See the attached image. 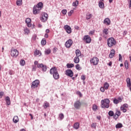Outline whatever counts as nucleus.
Segmentation results:
<instances>
[{
	"label": "nucleus",
	"instance_id": "obj_50",
	"mask_svg": "<svg viewBox=\"0 0 131 131\" xmlns=\"http://www.w3.org/2000/svg\"><path fill=\"white\" fill-rule=\"evenodd\" d=\"M62 13L63 15H66L67 14V10L66 9H63L62 10Z\"/></svg>",
	"mask_w": 131,
	"mask_h": 131
},
{
	"label": "nucleus",
	"instance_id": "obj_60",
	"mask_svg": "<svg viewBox=\"0 0 131 131\" xmlns=\"http://www.w3.org/2000/svg\"><path fill=\"white\" fill-rule=\"evenodd\" d=\"M127 34V31H124L123 33V35H126Z\"/></svg>",
	"mask_w": 131,
	"mask_h": 131
},
{
	"label": "nucleus",
	"instance_id": "obj_62",
	"mask_svg": "<svg viewBox=\"0 0 131 131\" xmlns=\"http://www.w3.org/2000/svg\"><path fill=\"white\" fill-rule=\"evenodd\" d=\"M46 33H50V29H46Z\"/></svg>",
	"mask_w": 131,
	"mask_h": 131
},
{
	"label": "nucleus",
	"instance_id": "obj_5",
	"mask_svg": "<svg viewBox=\"0 0 131 131\" xmlns=\"http://www.w3.org/2000/svg\"><path fill=\"white\" fill-rule=\"evenodd\" d=\"M90 62L94 66H96L99 64V58L97 57H94L93 58L91 59Z\"/></svg>",
	"mask_w": 131,
	"mask_h": 131
},
{
	"label": "nucleus",
	"instance_id": "obj_48",
	"mask_svg": "<svg viewBox=\"0 0 131 131\" xmlns=\"http://www.w3.org/2000/svg\"><path fill=\"white\" fill-rule=\"evenodd\" d=\"M73 12H74V11L73 10H71L68 13V16H69V17H70L72 15V14H73Z\"/></svg>",
	"mask_w": 131,
	"mask_h": 131
},
{
	"label": "nucleus",
	"instance_id": "obj_26",
	"mask_svg": "<svg viewBox=\"0 0 131 131\" xmlns=\"http://www.w3.org/2000/svg\"><path fill=\"white\" fill-rule=\"evenodd\" d=\"M103 88L105 90H108V89H109V83L107 82H105L103 85Z\"/></svg>",
	"mask_w": 131,
	"mask_h": 131
},
{
	"label": "nucleus",
	"instance_id": "obj_38",
	"mask_svg": "<svg viewBox=\"0 0 131 131\" xmlns=\"http://www.w3.org/2000/svg\"><path fill=\"white\" fill-rule=\"evenodd\" d=\"M91 127L92 128H95V129H96V127H97V123H93L91 124Z\"/></svg>",
	"mask_w": 131,
	"mask_h": 131
},
{
	"label": "nucleus",
	"instance_id": "obj_45",
	"mask_svg": "<svg viewBox=\"0 0 131 131\" xmlns=\"http://www.w3.org/2000/svg\"><path fill=\"white\" fill-rule=\"evenodd\" d=\"M118 117H119V116H117L116 114H114L113 118L115 120H117L118 119Z\"/></svg>",
	"mask_w": 131,
	"mask_h": 131
},
{
	"label": "nucleus",
	"instance_id": "obj_51",
	"mask_svg": "<svg viewBox=\"0 0 131 131\" xmlns=\"http://www.w3.org/2000/svg\"><path fill=\"white\" fill-rule=\"evenodd\" d=\"M119 61L122 62V56L120 54H119Z\"/></svg>",
	"mask_w": 131,
	"mask_h": 131
},
{
	"label": "nucleus",
	"instance_id": "obj_11",
	"mask_svg": "<svg viewBox=\"0 0 131 131\" xmlns=\"http://www.w3.org/2000/svg\"><path fill=\"white\" fill-rule=\"evenodd\" d=\"M123 98H122V97H119L117 98H115L113 100V103L114 104H115L116 105H117V104L119 103H121L122 102V100Z\"/></svg>",
	"mask_w": 131,
	"mask_h": 131
},
{
	"label": "nucleus",
	"instance_id": "obj_61",
	"mask_svg": "<svg viewBox=\"0 0 131 131\" xmlns=\"http://www.w3.org/2000/svg\"><path fill=\"white\" fill-rule=\"evenodd\" d=\"M38 28H41V27H42V25H41V24H38Z\"/></svg>",
	"mask_w": 131,
	"mask_h": 131
},
{
	"label": "nucleus",
	"instance_id": "obj_10",
	"mask_svg": "<svg viewBox=\"0 0 131 131\" xmlns=\"http://www.w3.org/2000/svg\"><path fill=\"white\" fill-rule=\"evenodd\" d=\"M64 30L66 31L67 33L70 34L72 32V30L71 29V27L68 25H64L63 27Z\"/></svg>",
	"mask_w": 131,
	"mask_h": 131
},
{
	"label": "nucleus",
	"instance_id": "obj_23",
	"mask_svg": "<svg viewBox=\"0 0 131 131\" xmlns=\"http://www.w3.org/2000/svg\"><path fill=\"white\" fill-rule=\"evenodd\" d=\"M34 54L36 55V56H39L40 57V56H41V52H40V51L36 50L35 51Z\"/></svg>",
	"mask_w": 131,
	"mask_h": 131
},
{
	"label": "nucleus",
	"instance_id": "obj_1",
	"mask_svg": "<svg viewBox=\"0 0 131 131\" xmlns=\"http://www.w3.org/2000/svg\"><path fill=\"white\" fill-rule=\"evenodd\" d=\"M43 8V3L42 2L38 3L36 6L33 8V13L34 15H37L40 13V10Z\"/></svg>",
	"mask_w": 131,
	"mask_h": 131
},
{
	"label": "nucleus",
	"instance_id": "obj_6",
	"mask_svg": "<svg viewBox=\"0 0 131 131\" xmlns=\"http://www.w3.org/2000/svg\"><path fill=\"white\" fill-rule=\"evenodd\" d=\"M39 84V81L38 80H35L32 82L31 88L32 90L34 89H36V88L38 87V85Z\"/></svg>",
	"mask_w": 131,
	"mask_h": 131
},
{
	"label": "nucleus",
	"instance_id": "obj_64",
	"mask_svg": "<svg viewBox=\"0 0 131 131\" xmlns=\"http://www.w3.org/2000/svg\"><path fill=\"white\" fill-rule=\"evenodd\" d=\"M129 8H130L131 9V0H130V2H129Z\"/></svg>",
	"mask_w": 131,
	"mask_h": 131
},
{
	"label": "nucleus",
	"instance_id": "obj_16",
	"mask_svg": "<svg viewBox=\"0 0 131 131\" xmlns=\"http://www.w3.org/2000/svg\"><path fill=\"white\" fill-rule=\"evenodd\" d=\"M103 24H105V25H107V26H109V25L111 24V20H110L109 18H106L103 20Z\"/></svg>",
	"mask_w": 131,
	"mask_h": 131
},
{
	"label": "nucleus",
	"instance_id": "obj_24",
	"mask_svg": "<svg viewBox=\"0 0 131 131\" xmlns=\"http://www.w3.org/2000/svg\"><path fill=\"white\" fill-rule=\"evenodd\" d=\"M92 17H93V14L87 13L86 14V20H90Z\"/></svg>",
	"mask_w": 131,
	"mask_h": 131
},
{
	"label": "nucleus",
	"instance_id": "obj_58",
	"mask_svg": "<svg viewBox=\"0 0 131 131\" xmlns=\"http://www.w3.org/2000/svg\"><path fill=\"white\" fill-rule=\"evenodd\" d=\"M44 37L46 38H48V37H49V34H48V33H45V35H44Z\"/></svg>",
	"mask_w": 131,
	"mask_h": 131
},
{
	"label": "nucleus",
	"instance_id": "obj_17",
	"mask_svg": "<svg viewBox=\"0 0 131 131\" xmlns=\"http://www.w3.org/2000/svg\"><path fill=\"white\" fill-rule=\"evenodd\" d=\"M5 102L8 105H11V100H10V97L7 96L5 98Z\"/></svg>",
	"mask_w": 131,
	"mask_h": 131
},
{
	"label": "nucleus",
	"instance_id": "obj_63",
	"mask_svg": "<svg viewBox=\"0 0 131 131\" xmlns=\"http://www.w3.org/2000/svg\"><path fill=\"white\" fill-rule=\"evenodd\" d=\"M29 116H31V119H33V116H32V114H29Z\"/></svg>",
	"mask_w": 131,
	"mask_h": 131
},
{
	"label": "nucleus",
	"instance_id": "obj_40",
	"mask_svg": "<svg viewBox=\"0 0 131 131\" xmlns=\"http://www.w3.org/2000/svg\"><path fill=\"white\" fill-rule=\"evenodd\" d=\"M59 117L60 119V120H62L63 119H64V114L61 113L59 115Z\"/></svg>",
	"mask_w": 131,
	"mask_h": 131
},
{
	"label": "nucleus",
	"instance_id": "obj_52",
	"mask_svg": "<svg viewBox=\"0 0 131 131\" xmlns=\"http://www.w3.org/2000/svg\"><path fill=\"white\" fill-rule=\"evenodd\" d=\"M9 74L10 75H14V71H13V70H9Z\"/></svg>",
	"mask_w": 131,
	"mask_h": 131
},
{
	"label": "nucleus",
	"instance_id": "obj_47",
	"mask_svg": "<svg viewBox=\"0 0 131 131\" xmlns=\"http://www.w3.org/2000/svg\"><path fill=\"white\" fill-rule=\"evenodd\" d=\"M5 95V92L1 91L0 92V99H2L3 97H4V95Z\"/></svg>",
	"mask_w": 131,
	"mask_h": 131
},
{
	"label": "nucleus",
	"instance_id": "obj_54",
	"mask_svg": "<svg viewBox=\"0 0 131 131\" xmlns=\"http://www.w3.org/2000/svg\"><path fill=\"white\" fill-rule=\"evenodd\" d=\"M36 66H33L32 71H36Z\"/></svg>",
	"mask_w": 131,
	"mask_h": 131
},
{
	"label": "nucleus",
	"instance_id": "obj_22",
	"mask_svg": "<svg viewBox=\"0 0 131 131\" xmlns=\"http://www.w3.org/2000/svg\"><path fill=\"white\" fill-rule=\"evenodd\" d=\"M74 62L76 64L79 63V57H78L77 56H75L74 59Z\"/></svg>",
	"mask_w": 131,
	"mask_h": 131
},
{
	"label": "nucleus",
	"instance_id": "obj_49",
	"mask_svg": "<svg viewBox=\"0 0 131 131\" xmlns=\"http://www.w3.org/2000/svg\"><path fill=\"white\" fill-rule=\"evenodd\" d=\"M94 34H95V30L90 31L89 33V34H90V35H94Z\"/></svg>",
	"mask_w": 131,
	"mask_h": 131
},
{
	"label": "nucleus",
	"instance_id": "obj_2",
	"mask_svg": "<svg viewBox=\"0 0 131 131\" xmlns=\"http://www.w3.org/2000/svg\"><path fill=\"white\" fill-rule=\"evenodd\" d=\"M50 73L51 75H53V78L57 80L60 78V75H59V73H58V70H57V68L55 67H52L50 70Z\"/></svg>",
	"mask_w": 131,
	"mask_h": 131
},
{
	"label": "nucleus",
	"instance_id": "obj_41",
	"mask_svg": "<svg viewBox=\"0 0 131 131\" xmlns=\"http://www.w3.org/2000/svg\"><path fill=\"white\" fill-rule=\"evenodd\" d=\"M103 33H104V34H105L106 35H107V34H108V29L105 28L103 30Z\"/></svg>",
	"mask_w": 131,
	"mask_h": 131
},
{
	"label": "nucleus",
	"instance_id": "obj_14",
	"mask_svg": "<svg viewBox=\"0 0 131 131\" xmlns=\"http://www.w3.org/2000/svg\"><path fill=\"white\" fill-rule=\"evenodd\" d=\"M73 71L70 69H68L66 71V75H67V76L72 77V76H73Z\"/></svg>",
	"mask_w": 131,
	"mask_h": 131
},
{
	"label": "nucleus",
	"instance_id": "obj_3",
	"mask_svg": "<svg viewBox=\"0 0 131 131\" xmlns=\"http://www.w3.org/2000/svg\"><path fill=\"white\" fill-rule=\"evenodd\" d=\"M109 104H110V100L108 98H106L104 99H102L101 100V108H103V109H105V108H106L108 109L109 108Z\"/></svg>",
	"mask_w": 131,
	"mask_h": 131
},
{
	"label": "nucleus",
	"instance_id": "obj_25",
	"mask_svg": "<svg viewBox=\"0 0 131 131\" xmlns=\"http://www.w3.org/2000/svg\"><path fill=\"white\" fill-rule=\"evenodd\" d=\"M50 107V103L48 102H45L44 105H43V107L45 109H47V108H49Z\"/></svg>",
	"mask_w": 131,
	"mask_h": 131
},
{
	"label": "nucleus",
	"instance_id": "obj_34",
	"mask_svg": "<svg viewBox=\"0 0 131 131\" xmlns=\"http://www.w3.org/2000/svg\"><path fill=\"white\" fill-rule=\"evenodd\" d=\"M124 66L126 69H128V61L127 60L125 61Z\"/></svg>",
	"mask_w": 131,
	"mask_h": 131
},
{
	"label": "nucleus",
	"instance_id": "obj_59",
	"mask_svg": "<svg viewBox=\"0 0 131 131\" xmlns=\"http://www.w3.org/2000/svg\"><path fill=\"white\" fill-rule=\"evenodd\" d=\"M96 118H97V119H98V120H101V116H97V117H96Z\"/></svg>",
	"mask_w": 131,
	"mask_h": 131
},
{
	"label": "nucleus",
	"instance_id": "obj_39",
	"mask_svg": "<svg viewBox=\"0 0 131 131\" xmlns=\"http://www.w3.org/2000/svg\"><path fill=\"white\" fill-rule=\"evenodd\" d=\"M24 31L26 34H28L29 33V30L27 28H25Z\"/></svg>",
	"mask_w": 131,
	"mask_h": 131
},
{
	"label": "nucleus",
	"instance_id": "obj_36",
	"mask_svg": "<svg viewBox=\"0 0 131 131\" xmlns=\"http://www.w3.org/2000/svg\"><path fill=\"white\" fill-rule=\"evenodd\" d=\"M109 116L112 117L114 116V112L113 111H110L108 113Z\"/></svg>",
	"mask_w": 131,
	"mask_h": 131
},
{
	"label": "nucleus",
	"instance_id": "obj_28",
	"mask_svg": "<svg viewBox=\"0 0 131 131\" xmlns=\"http://www.w3.org/2000/svg\"><path fill=\"white\" fill-rule=\"evenodd\" d=\"M41 45H42V46H46V45H47V40H46L45 38H43L41 40Z\"/></svg>",
	"mask_w": 131,
	"mask_h": 131
},
{
	"label": "nucleus",
	"instance_id": "obj_7",
	"mask_svg": "<svg viewBox=\"0 0 131 131\" xmlns=\"http://www.w3.org/2000/svg\"><path fill=\"white\" fill-rule=\"evenodd\" d=\"M37 68H39V69L41 68L43 72H46V71H47L48 69L47 66L43 64V63L38 64L37 66Z\"/></svg>",
	"mask_w": 131,
	"mask_h": 131
},
{
	"label": "nucleus",
	"instance_id": "obj_12",
	"mask_svg": "<svg viewBox=\"0 0 131 131\" xmlns=\"http://www.w3.org/2000/svg\"><path fill=\"white\" fill-rule=\"evenodd\" d=\"M83 41H85L86 43H91L92 41V38L89 35H85L83 39Z\"/></svg>",
	"mask_w": 131,
	"mask_h": 131
},
{
	"label": "nucleus",
	"instance_id": "obj_27",
	"mask_svg": "<svg viewBox=\"0 0 131 131\" xmlns=\"http://www.w3.org/2000/svg\"><path fill=\"white\" fill-rule=\"evenodd\" d=\"M123 126V125H122V124H121V123H118L116 125V128H121V127H122Z\"/></svg>",
	"mask_w": 131,
	"mask_h": 131
},
{
	"label": "nucleus",
	"instance_id": "obj_56",
	"mask_svg": "<svg viewBox=\"0 0 131 131\" xmlns=\"http://www.w3.org/2000/svg\"><path fill=\"white\" fill-rule=\"evenodd\" d=\"M100 91L102 93H104L105 92V88L104 87L100 88Z\"/></svg>",
	"mask_w": 131,
	"mask_h": 131
},
{
	"label": "nucleus",
	"instance_id": "obj_4",
	"mask_svg": "<svg viewBox=\"0 0 131 131\" xmlns=\"http://www.w3.org/2000/svg\"><path fill=\"white\" fill-rule=\"evenodd\" d=\"M107 43L109 48H112L116 45V40L113 37L108 38L107 40Z\"/></svg>",
	"mask_w": 131,
	"mask_h": 131
},
{
	"label": "nucleus",
	"instance_id": "obj_15",
	"mask_svg": "<svg viewBox=\"0 0 131 131\" xmlns=\"http://www.w3.org/2000/svg\"><path fill=\"white\" fill-rule=\"evenodd\" d=\"M73 43V41H72L71 39H70L66 42L65 46L66 48H70V47L72 46Z\"/></svg>",
	"mask_w": 131,
	"mask_h": 131
},
{
	"label": "nucleus",
	"instance_id": "obj_43",
	"mask_svg": "<svg viewBox=\"0 0 131 131\" xmlns=\"http://www.w3.org/2000/svg\"><path fill=\"white\" fill-rule=\"evenodd\" d=\"M120 109H121V111H123V113H125V112H126V108H125V107L121 106Z\"/></svg>",
	"mask_w": 131,
	"mask_h": 131
},
{
	"label": "nucleus",
	"instance_id": "obj_9",
	"mask_svg": "<svg viewBox=\"0 0 131 131\" xmlns=\"http://www.w3.org/2000/svg\"><path fill=\"white\" fill-rule=\"evenodd\" d=\"M18 55H19V52H18V50L17 49L14 50H11V57H13L16 58V57L18 56Z\"/></svg>",
	"mask_w": 131,
	"mask_h": 131
},
{
	"label": "nucleus",
	"instance_id": "obj_30",
	"mask_svg": "<svg viewBox=\"0 0 131 131\" xmlns=\"http://www.w3.org/2000/svg\"><path fill=\"white\" fill-rule=\"evenodd\" d=\"M73 7H77L78 6V1L76 0L73 3Z\"/></svg>",
	"mask_w": 131,
	"mask_h": 131
},
{
	"label": "nucleus",
	"instance_id": "obj_8",
	"mask_svg": "<svg viewBox=\"0 0 131 131\" xmlns=\"http://www.w3.org/2000/svg\"><path fill=\"white\" fill-rule=\"evenodd\" d=\"M74 106L75 109H80V107H81V102H80V101L77 100L76 101H75L74 103Z\"/></svg>",
	"mask_w": 131,
	"mask_h": 131
},
{
	"label": "nucleus",
	"instance_id": "obj_33",
	"mask_svg": "<svg viewBox=\"0 0 131 131\" xmlns=\"http://www.w3.org/2000/svg\"><path fill=\"white\" fill-rule=\"evenodd\" d=\"M51 53V49H47L45 51V55H50V53Z\"/></svg>",
	"mask_w": 131,
	"mask_h": 131
},
{
	"label": "nucleus",
	"instance_id": "obj_21",
	"mask_svg": "<svg viewBox=\"0 0 131 131\" xmlns=\"http://www.w3.org/2000/svg\"><path fill=\"white\" fill-rule=\"evenodd\" d=\"M73 127H74V128H75V129H78V128H79V123L76 122L74 124Z\"/></svg>",
	"mask_w": 131,
	"mask_h": 131
},
{
	"label": "nucleus",
	"instance_id": "obj_57",
	"mask_svg": "<svg viewBox=\"0 0 131 131\" xmlns=\"http://www.w3.org/2000/svg\"><path fill=\"white\" fill-rule=\"evenodd\" d=\"M28 27H31V23H26Z\"/></svg>",
	"mask_w": 131,
	"mask_h": 131
},
{
	"label": "nucleus",
	"instance_id": "obj_13",
	"mask_svg": "<svg viewBox=\"0 0 131 131\" xmlns=\"http://www.w3.org/2000/svg\"><path fill=\"white\" fill-rule=\"evenodd\" d=\"M49 15L47 13H43L42 15V17L41 18L40 20L42 22H46L48 20V18Z\"/></svg>",
	"mask_w": 131,
	"mask_h": 131
},
{
	"label": "nucleus",
	"instance_id": "obj_42",
	"mask_svg": "<svg viewBox=\"0 0 131 131\" xmlns=\"http://www.w3.org/2000/svg\"><path fill=\"white\" fill-rule=\"evenodd\" d=\"M20 64L21 66H24V65H25V60H21L20 61Z\"/></svg>",
	"mask_w": 131,
	"mask_h": 131
},
{
	"label": "nucleus",
	"instance_id": "obj_32",
	"mask_svg": "<svg viewBox=\"0 0 131 131\" xmlns=\"http://www.w3.org/2000/svg\"><path fill=\"white\" fill-rule=\"evenodd\" d=\"M115 114L118 116H120V115H121V112H120V111H118V110H116V113Z\"/></svg>",
	"mask_w": 131,
	"mask_h": 131
},
{
	"label": "nucleus",
	"instance_id": "obj_31",
	"mask_svg": "<svg viewBox=\"0 0 131 131\" xmlns=\"http://www.w3.org/2000/svg\"><path fill=\"white\" fill-rule=\"evenodd\" d=\"M67 68H72L74 67V64L73 63H68L67 64Z\"/></svg>",
	"mask_w": 131,
	"mask_h": 131
},
{
	"label": "nucleus",
	"instance_id": "obj_18",
	"mask_svg": "<svg viewBox=\"0 0 131 131\" xmlns=\"http://www.w3.org/2000/svg\"><path fill=\"white\" fill-rule=\"evenodd\" d=\"M114 55H115V50L114 49H112L111 51V53L109 55V57L111 58H113L114 57Z\"/></svg>",
	"mask_w": 131,
	"mask_h": 131
},
{
	"label": "nucleus",
	"instance_id": "obj_53",
	"mask_svg": "<svg viewBox=\"0 0 131 131\" xmlns=\"http://www.w3.org/2000/svg\"><path fill=\"white\" fill-rule=\"evenodd\" d=\"M122 107H124V108H128V104H126V103H124V104H123L122 106H121Z\"/></svg>",
	"mask_w": 131,
	"mask_h": 131
},
{
	"label": "nucleus",
	"instance_id": "obj_19",
	"mask_svg": "<svg viewBox=\"0 0 131 131\" xmlns=\"http://www.w3.org/2000/svg\"><path fill=\"white\" fill-rule=\"evenodd\" d=\"M75 54H76V57H79L81 56V52H80V50H79V49H77L75 51Z\"/></svg>",
	"mask_w": 131,
	"mask_h": 131
},
{
	"label": "nucleus",
	"instance_id": "obj_44",
	"mask_svg": "<svg viewBox=\"0 0 131 131\" xmlns=\"http://www.w3.org/2000/svg\"><path fill=\"white\" fill-rule=\"evenodd\" d=\"M76 94L78 95L80 97V98H81L82 97V94H81V92L80 91H77Z\"/></svg>",
	"mask_w": 131,
	"mask_h": 131
},
{
	"label": "nucleus",
	"instance_id": "obj_55",
	"mask_svg": "<svg viewBox=\"0 0 131 131\" xmlns=\"http://www.w3.org/2000/svg\"><path fill=\"white\" fill-rule=\"evenodd\" d=\"M81 79L82 80H83V81L85 80V76H84V75H82V76H81Z\"/></svg>",
	"mask_w": 131,
	"mask_h": 131
},
{
	"label": "nucleus",
	"instance_id": "obj_46",
	"mask_svg": "<svg viewBox=\"0 0 131 131\" xmlns=\"http://www.w3.org/2000/svg\"><path fill=\"white\" fill-rule=\"evenodd\" d=\"M25 23H31V19H30L29 18H26V19L25 20Z\"/></svg>",
	"mask_w": 131,
	"mask_h": 131
},
{
	"label": "nucleus",
	"instance_id": "obj_37",
	"mask_svg": "<svg viewBox=\"0 0 131 131\" xmlns=\"http://www.w3.org/2000/svg\"><path fill=\"white\" fill-rule=\"evenodd\" d=\"M76 69L78 71L81 70L82 68L80 67V65H79V64H77L76 65Z\"/></svg>",
	"mask_w": 131,
	"mask_h": 131
},
{
	"label": "nucleus",
	"instance_id": "obj_35",
	"mask_svg": "<svg viewBox=\"0 0 131 131\" xmlns=\"http://www.w3.org/2000/svg\"><path fill=\"white\" fill-rule=\"evenodd\" d=\"M16 5L17 6H22V0H17Z\"/></svg>",
	"mask_w": 131,
	"mask_h": 131
},
{
	"label": "nucleus",
	"instance_id": "obj_29",
	"mask_svg": "<svg viewBox=\"0 0 131 131\" xmlns=\"http://www.w3.org/2000/svg\"><path fill=\"white\" fill-rule=\"evenodd\" d=\"M99 7L100 8V9H103V8H104V3L102 2L101 1H99Z\"/></svg>",
	"mask_w": 131,
	"mask_h": 131
},
{
	"label": "nucleus",
	"instance_id": "obj_20",
	"mask_svg": "<svg viewBox=\"0 0 131 131\" xmlns=\"http://www.w3.org/2000/svg\"><path fill=\"white\" fill-rule=\"evenodd\" d=\"M13 121L14 123L19 122V118L17 116H15L13 118Z\"/></svg>",
	"mask_w": 131,
	"mask_h": 131
}]
</instances>
